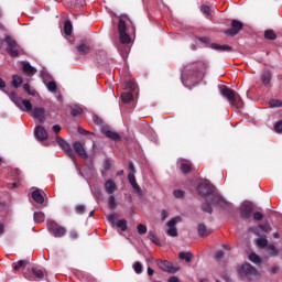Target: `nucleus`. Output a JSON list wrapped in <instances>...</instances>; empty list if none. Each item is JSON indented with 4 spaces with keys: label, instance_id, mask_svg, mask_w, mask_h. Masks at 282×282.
Segmentation results:
<instances>
[{
    "label": "nucleus",
    "instance_id": "f3484780",
    "mask_svg": "<svg viewBox=\"0 0 282 282\" xmlns=\"http://www.w3.org/2000/svg\"><path fill=\"white\" fill-rule=\"evenodd\" d=\"M34 135L36 140L40 142H44V140H47V130L43 126H37L34 130Z\"/></svg>",
    "mask_w": 282,
    "mask_h": 282
},
{
    "label": "nucleus",
    "instance_id": "5701e85b",
    "mask_svg": "<svg viewBox=\"0 0 282 282\" xmlns=\"http://www.w3.org/2000/svg\"><path fill=\"white\" fill-rule=\"evenodd\" d=\"M23 63V72L24 74L30 75H34V73L36 72V68H34L29 62H22Z\"/></svg>",
    "mask_w": 282,
    "mask_h": 282
},
{
    "label": "nucleus",
    "instance_id": "603ef678",
    "mask_svg": "<svg viewBox=\"0 0 282 282\" xmlns=\"http://www.w3.org/2000/svg\"><path fill=\"white\" fill-rule=\"evenodd\" d=\"M184 195H185V193H184V191H182V189H176V191H174V197H176V199H182V198H184Z\"/></svg>",
    "mask_w": 282,
    "mask_h": 282
},
{
    "label": "nucleus",
    "instance_id": "3c124183",
    "mask_svg": "<svg viewBox=\"0 0 282 282\" xmlns=\"http://www.w3.org/2000/svg\"><path fill=\"white\" fill-rule=\"evenodd\" d=\"M108 204L110 208H116V196H113V194H110Z\"/></svg>",
    "mask_w": 282,
    "mask_h": 282
},
{
    "label": "nucleus",
    "instance_id": "1a4fd4ad",
    "mask_svg": "<svg viewBox=\"0 0 282 282\" xmlns=\"http://www.w3.org/2000/svg\"><path fill=\"white\" fill-rule=\"evenodd\" d=\"M196 191L200 197H210V195H215V186L210 183L198 184Z\"/></svg>",
    "mask_w": 282,
    "mask_h": 282
},
{
    "label": "nucleus",
    "instance_id": "c85d7f7f",
    "mask_svg": "<svg viewBox=\"0 0 282 282\" xmlns=\"http://www.w3.org/2000/svg\"><path fill=\"white\" fill-rule=\"evenodd\" d=\"M77 52H79V54H89L91 52V47L85 43H82L77 46Z\"/></svg>",
    "mask_w": 282,
    "mask_h": 282
},
{
    "label": "nucleus",
    "instance_id": "f8f14e48",
    "mask_svg": "<svg viewBox=\"0 0 282 282\" xmlns=\"http://www.w3.org/2000/svg\"><path fill=\"white\" fill-rule=\"evenodd\" d=\"M32 118H35L41 124H43L47 117L45 116V108L35 107L31 110Z\"/></svg>",
    "mask_w": 282,
    "mask_h": 282
},
{
    "label": "nucleus",
    "instance_id": "ea45409f",
    "mask_svg": "<svg viewBox=\"0 0 282 282\" xmlns=\"http://www.w3.org/2000/svg\"><path fill=\"white\" fill-rule=\"evenodd\" d=\"M28 265V261L19 260L17 263H13V270H21Z\"/></svg>",
    "mask_w": 282,
    "mask_h": 282
},
{
    "label": "nucleus",
    "instance_id": "37998d69",
    "mask_svg": "<svg viewBox=\"0 0 282 282\" xmlns=\"http://www.w3.org/2000/svg\"><path fill=\"white\" fill-rule=\"evenodd\" d=\"M148 238L150 239V241H152L156 246H158V243H160V238H158V236H155V234L153 231H149Z\"/></svg>",
    "mask_w": 282,
    "mask_h": 282
},
{
    "label": "nucleus",
    "instance_id": "79ce46f5",
    "mask_svg": "<svg viewBox=\"0 0 282 282\" xmlns=\"http://www.w3.org/2000/svg\"><path fill=\"white\" fill-rule=\"evenodd\" d=\"M268 250H269V254H271V257H279V249H276V246L269 245Z\"/></svg>",
    "mask_w": 282,
    "mask_h": 282
},
{
    "label": "nucleus",
    "instance_id": "f257e3e1",
    "mask_svg": "<svg viewBox=\"0 0 282 282\" xmlns=\"http://www.w3.org/2000/svg\"><path fill=\"white\" fill-rule=\"evenodd\" d=\"M204 69H206V64L203 62L191 64L184 68L183 78L191 83H197L204 76Z\"/></svg>",
    "mask_w": 282,
    "mask_h": 282
},
{
    "label": "nucleus",
    "instance_id": "13d9d810",
    "mask_svg": "<svg viewBox=\"0 0 282 282\" xmlns=\"http://www.w3.org/2000/svg\"><path fill=\"white\" fill-rule=\"evenodd\" d=\"M253 219L254 221H261V219H263V214L261 212L253 213Z\"/></svg>",
    "mask_w": 282,
    "mask_h": 282
},
{
    "label": "nucleus",
    "instance_id": "393cba45",
    "mask_svg": "<svg viewBox=\"0 0 282 282\" xmlns=\"http://www.w3.org/2000/svg\"><path fill=\"white\" fill-rule=\"evenodd\" d=\"M72 32H74V25L72 24V21L67 20L64 23V34H66V36H72Z\"/></svg>",
    "mask_w": 282,
    "mask_h": 282
},
{
    "label": "nucleus",
    "instance_id": "c9c22d12",
    "mask_svg": "<svg viewBox=\"0 0 282 282\" xmlns=\"http://www.w3.org/2000/svg\"><path fill=\"white\" fill-rule=\"evenodd\" d=\"M202 210H203V213H207L208 215H213V206L208 202H205V203L202 204Z\"/></svg>",
    "mask_w": 282,
    "mask_h": 282
},
{
    "label": "nucleus",
    "instance_id": "bf43d9fd",
    "mask_svg": "<svg viewBox=\"0 0 282 282\" xmlns=\"http://www.w3.org/2000/svg\"><path fill=\"white\" fill-rule=\"evenodd\" d=\"M120 54L123 58H127L129 56V48L128 46H124L123 50L120 51Z\"/></svg>",
    "mask_w": 282,
    "mask_h": 282
},
{
    "label": "nucleus",
    "instance_id": "49530a36",
    "mask_svg": "<svg viewBox=\"0 0 282 282\" xmlns=\"http://www.w3.org/2000/svg\"><path fill=\"white\" fill-rule=\"evenodd\" d=\"M166 235L167 237H177V228L169 227Z\"/></svg>",
    "mask_w": 282,
    "mask_h": 282
},
{
    "label": "nucleus",
    "instance_id": "e2e57ef3",
    "mask_svg": "<svg viewBox=\"0 0 282 282\" xmlns=\"http://www.w3.org/2000/svg\"><path fill=\"white\" fill-rule=\"evenodd\" d=\"M167 218H169V212H166V209H163L161 212V219H162V221H166Z\"/></svg>",
    "mask_w": 282,
    "mask_h": 282
},
{
    "label": "nucleus",
    "instance_id": "cd10ccee",
    "mask_svg": "<svg viewBox=\"0 0 282 282\" xmlns=\"http://www.w3.org/2000/svg\"><path fill=\"white\" fill-rule=\"evenodd\" d=\"M121 100L122 102H124L126 105L131 102L133 100V93L131 91H126L121 94Z\"/></svg>",
    "mask_w": 282,
    "mask_h": 282
},
{
    "label": "nucleus",
    "instance_id": "6ab92c4d",
    "mask_svg": "<svg viewBox=\"0 0 282 282\" xmlns=\"http://www.w3.org/2000/svg\"><path fill=\"white\" fill-rule=\"evenodd\" d=\"M261 82L264 87H268V85H270V83L272 82V70L264 69L261 75Z\"/></svg>",
    "mask_w": 282,
    "mask_h": 282
},
{
    "label": "nucleus",
    "instance_id": "c03bdc74",
    "mask_svg": "<svg viewBox=\"0 0 282 282\" xmlns=\"http://www.w3.org/2000/svg\"><path fill=\"white\" fill-rule=\"evenodd\" d=\"M200 12H203V14H205L206 17H210V14H213L210 12V7H208L206 4L200 6Z\"/></svg>",
    "mask_w": 282,
    "mask_h": 282
},
{
    "label": "nucleus",
    "instance_id": "5fc2aeb1",
    "mask_svg": "<svg viewBox=\"0 0 282 282\" xmlns=\"http://www.w3.org/2000/svg\"><path fill=\"white\" fill-rule=\"evenodd\" d=\"M274 131H275V133H282V120L278 121L274 124Z\"/></svg>",
    "mask_w": 282,
    "mask_h": 282
},
{
    "label": "nucleus",
    "instance_id": "f704fd0d",
    "mask_svg": "<svg viewBox=\"0 0 282 282\" xmlns=\"http://www.w3.org/2000/svg\"><path fill=\"white\" fill-rule=\"evenodd\" d=\"M33 217L35 224H41V221H45V214H43L42 212H35Z\"/></svg>",
    "mask_w": 282,
    "mask_h": 282
},
{
    "label": "nucleus",
    "instance_id": "0eeeda50",
    "mask_svg": "<svg viewBox=\"0 0 282 282\" xmlns=\"http://www.w3.org/2000/svg\"><path fill=\"white\" fill-rule=\"evenodd\" d=\"M58 147H61V149L64 151V153H66V155H68V158H70V160L73 162H76V153H74V149H72V145L65 141V139L56 135L55 138Z\"/></svg>",
    "mask_w": 282,
    "mask_h": 282
},
{
    "label": "nucleus",
    "instance_id": "052dcab7",
    "mask_svg": "<svg viewBox=\"0 0 282 282\" xmlns=\"http://www.w3.org/2000/svg\"><path fill=\"white\" fill-rule=\"evenodd\" d=\"M271 107H282V101L279 99H274L271 101Z\"/></svg>",
    "mask_w": 282,
    "mask_h": 282
},
{
    "label": "nucleus",
    "instance_id": "09e8293b",
    "mask_svg": "<svg viewBox=\"0 0 282 282\" xmlns=\"http://www.w3.org/2000/svg\"><path fill=\"white\" fill-rule=\"evenodd\" d=\"M133 270H134V272H137V274H142V263L135 262L133 264Z\"/></svg>",
    "mask_w": 282,
    "mask_h": 282
},
{
    "label": "nucleus",
    "instance_id": "b1692460",
    "mask_svg": "<svg viewBox=\"0 0 282 282\" xmlns=\"http://www.w3.org/2000/svg\"><path fill=\"white\" fill-rule=\"evenodd\" d=\"M178 259H181V261H186V263H191V261H193V253L181 251L178 253Z\"/></svg>",
    "mask_w": 282,
    "mask_h": 282
},
{
    "label": "nucleus",
    "instance_id": "a211bd4d",
    "mask_svg": "<svg viewBox=\"0 0 282 282\" xmlns=\"http://www.w3.org/2000/svg\"><path fill=\"white\" fill-rule=\"evenodd\" d=\"M105 191L108 195H113V193H116V191H118V186L116 185V182H113V180H108L105 183Z\"/></svg>",
    "mask_w": 282,
    "mask_h": 282
},
{
    "label": "nucleus",
    "instance_id": "2eb2a0df",
    "mask_svg": "<svg viewBox=\"0 0 282 282\" xmlns=\"http://www.w3.org/2000/svg\"><path fill=\"white\" fill-rule=\"evenodd\" d=\"M128 182L132 186L133 191H135L137 195L142 197L143 195L142 187H140V185L138 184V181H135V175H133V173L128 174Z\"/></svg>",
    "mask_w": 282,
    "mask_h": 282
},
{
    "label": "nucleus",
    "instance_id": "f03ea898",
    "mask_svg": "<svg viewBox=\"0 0 282 282\" xmlns=\"http://www.w3.org/2000/svg\"><path fill=\"white\" fill-rule=\"evenodd\" d=\"M238 274L243 281H257L261 278V273L250 263H245L238 269Z\"/></svg>",
    "mask_w": 282,
    "mask_h": 282
},
{
    "label": "nucleus",
    "instance_id": "4be33fe9",
    "mask_svg": "<svg viewBox=\"0 0 282 282\" xmlns=\"http://www.w3.org/2000/svg\"><path fill=\"white\" fill-rule=\"evenodd\" d=\"M32 199L36 202V204H44L45 197H43V194H41V191L35 189L32 192Z\"/></svg>",
    "mask_w": 282,
    "mask_h": 282
},
{
    "label": "nucleus",
    "instance_id": "9d476101",
    "mask_svg": "<svg viewBox=\"0 0 282 282\" xmlns=\"http://www.w3.org/2000/svg\"><path fill=\"white\" fill-rule=\"evenodd\" d=\"M156 265L162 270L163 272H169L170 274H175L176 272H180V268H176L166 260H156Z\"/></svg>",
    "mask_w": 282,
    "mask_h": 282
},
{
    "label": "nucleus",
    "instance_id": "9b49d317",
    "mask_svg": "<svg viewBox=\"0 0 282 282\" xmlns=\"http://www.w3.org/2000/svg\"><path fill=\"white\" fill-rule=\"evenodd\" d=\"M243 30V23L239 20L231 21V28L225 31L226 36H237Z\"/></svg>",
    "mask_w": 282,
    "mask_h": 282
},
{
    "label": "nucleus",
    "instance_id": "58836bf2",
    "mask_svg": "<svg viewBox=\"0 0 282 282\" xmlns=\"http://www.w3.org/2000/svg\"><path fill=\"white\" fill-rule=\"evenodd\" d=\"M180 221H182V218H181V217H174V218H172L170 221H167L166 226H167L169 228H175V226H176L177 224H180Z\"/></svg>",
    "mask_w": 282,
    "mask_h": 282
},
{
    "label": "nucleus",
    "instance_id": "a878e982",
    "mask_svg": "<svg viewBox=\"0 0 282 282\" xmlns=\"http://www.w3.org/2000/svg\"><path fill=\"white\" fill-rule=\"evenodd\" d=\"M198 235L199 237H208L210 235V231L206 228V225L199 224L197 226Z\"/></svg>",
    "mask_w": 282,
    "mask_h": 282
},
{
    "label": "nucleus",
    "instance_id": "338daca9",
    "mask_svg": "<svg viewBox=\"0 0 282 282\" xmlns=\"http://www.w3.org/2000/svg\"><path fill=\"white\" fill-rule=\"evenodd\" d=\"M107 219L110 224H116V215L115 214L108 215Z\"/></svg>",
    "mask_w": 282,
    "mask_h": 282
},
{
    "label": "nucleus",
    "instance_id": "0e129e2a",
    "mask_svg": "<svg viewBox=\"0 0 282 282\" xmlns=\"http://www.w3.org/2000/svg\"><path fill=\"white\" fill-rule=\"evenodd\" d=\"M77 131L80 135H89V131L85 130L83 127H78Z\"/></svg>",
    "mask_w": 282,
    "mask_h": 282
},
{
    "label": "nucleus",
    "instance_id": "6e6552de",
    "mask_svg": "<svg viewBox=\"0 0 282 282\" xmlns=\"http://www.w3.org/2000/svg\"><path fill=\"white\" fill-rule=\"evenodd\" d=\"M119 41L124 44L131 43V36L127 33V22L120 19L118 22Z\"/></svg>",
    "mask_w": 282,
    "mask_h": 282
},
{
    "label": "nucleus",
    "instance_id": "72a5a7b5",
    "mask_svg": "<svg viewBox=\"0 0 282 282\" xmlns=\"http://www.w3.org/2000/svg\"><path fill=\"white\" fill-rule=\"evenodd\" d=\"M264 39L267 41H276V33L272 30L264 31Z\"/></svg>",
    "mask_w": 282,
    "mask_h": 282
},
{
    "label": "nucleus",
    "instance_id": "7ed1b4c3",
    "mask_svg": "<svg viewBox=\"0 0 282 282\" xmlns=\"http://www.w3.org/2000/svg\"><path fill=\"white\" fill-rule=\"evenodd\" d=\"M220 94L224 98H226V100H228L231 107H236V109H241V107H243V100L241 99V96L228 86H224V88L220 90Z\"/></svg>",
    "mask_w": 282,
    "mask_h": 282
},
{
    "label": "nucleus",
    "instance_id": "ddd939ff",
    "mask_svg": "<svg viewBox=\"0 0 282 282\" xmlns=\"http://www.w3.org/2000/svg\"><path fill=\"white\" fill-rule=\"evenodd\" d=\"M73 148L75 153L82 158V160H87L89 155L87 154V150H85V147L80 143V141H75L73 143Z\"/></svg>",
    "mask_w": 282,
    "mask_h": 282
},
{
    "label": "nucleus",
    "instance_id": "8fccbe9b",
    "mask_svg": "<svg viewBox=\"0 0 282 282\" xmlns=\"http://www.w3.org/2000/svg\"><path fill=\"white\" fill-rule=\"evenodd\" d=\"M75 210H76L77 215H85V213H86V208L84 205H77Z\"/></svg>",
    "mask_w": 282,
    "mask_h": 282
},
{
    "label": "nucleus",
    "instance_id": "2f4dec72",
    "mask_svg": "<svg viewBox=\"0 0 282 282\" xmlns=\"http://www.w3.org/2000/svg\"><path fill=\"white\" fill-rule=\"evenodd\" d=\"M126 89L127 91H130L131 94H133V91L138 89V84H135V82L133 80H128L126 83Z\"/></svg>",
    "mask_w": 282,
    "mask_h": 282
},
{
    "label": "nucleus",
    "instance_id": "423d86ee",
    "mask_svg": "<svg viewBox=\"0 0 282 282\" xmlns=\"http://www.w3.org/2000/svg\"><path fill=\"white\" fill-rule=\"evenodd\" d=\"M4 42L8 45L7 54L11 55L12 58H17V56H19V52H21V46H19V43H17V40H14L10 35H7L4 37Z\"/></svg>",
    "mask_w": 282,
    "mask_h": 282
},
{
    "label": "nucleus",
    "instance_id": "473e14b6",
    "mask_svg": "<svg viewBox=\"0 0 282 282\" xmlns=\"http://www.w3.org/2000/svg\"><path fill=\"white\" fill-rule=\"evenodd\" d=\"M181 172L183 175H188L193 171V166L189 163H181Z\"/></svg>",
    "mask_w": 282,
    "mask_h": 282
},
{
    "label": "nucleus",
    "instance_id": "a18cd8bd",
    "mask_svg": "<svg viewBox=\"0 0 282 282\" xmlns=\"http://www.w3.org/2000/svg\"><path fill=\"white\" fill-rule=\"evenodd\" d=\"M249 260L252 263H261V258L257 253L249 254Z\"/></svg>",
    "mask_w": 282,
    "mask_h": 282
},
{
    "label": "nucleus",
    "instance_id": "7c9ffc66",
    "mask_svg": "<svg viewBox=\"0 0 282 282\" xmlns=\"http://www.w3.org/2000/svg\"><path fill=\"white\" fill-rule=\"evenodd\" d=\"M68 6H75V8H83L85 0H64Z\"/></svg>",
    "mask_w": 282,
    "mask_h": 282
},
{
    "label": "nucleus",
    "instance_id": "69168bd1",
    "mask_svg": "<svg viewBox=\"0 0 282 282\" xmlns=\"http://www.w3.org/2000/svg\"><path fill=\"white\" fill-rule=\"evenodd\" d=\"M69 237H70V239H78V231L70 230L69 231Z\"/></svg>",
    "mask_w": 282,
    "mask_h": 282
},
{
    "label": "nucleus",
    "instance_id": "39448f33",
    "mask_svg": "<svg viewBox=\"0 0 282 282\" xmlns=\"http://www.w3.org/2000/svg\"><path fill=\"white\" fill-rule=\"evenodd\" d=\"M47 230L51 235L55 237V239H62V237H65L67 235V228L58 225L54 220H48L46 223Z\"/></svg>",
    "mask_w": 282,
    "mask_h": 282
},
{
    "label": "nucleus",
    "instance_id": "de8ad7c7",
    "mask_svg": "<svg viewBox=\"0 0 282 282\" xmlns=\"http://www.w3.org/2000/svg\"><path fill=\"white\" fill-rule=\"evenodd\" d=\"M137 230H138V234L139 235H147V225H143V224H139L137 226Z\"/></svg>",
    "mask_w": 282,
    "mask_h": 282
},
{
    "label": "nucleus",
    "instance_id": "dca6fc26",
    "mask_svg": "<svg viewBox=\"0 0 282 282\" xmlns=\"http://www.w3.org/2000/svg\"><path fill=\"white\" fill-rule=\"evenodd\" d=\"M252 213H254V207L251 204H245L240 208V216L242 219H250V217H252Z\"/></svg>",
    "mask_w": 282,
    "mask_h": 282
},
{
    "label": "nucleus",
    "instance_id": "680f3d73",
    "mask_svg": "<svg viewBox=\"0 0 282 282\" xmlns=\"http://www.w3.org/2000/svg\"><path fill=\"white\" fill-rule=\"evenodd\" d=\"M104 169H105V171H111V161L106 160L104 162Z\"/></svg>",
    "mask_w": 282,
    "mask_h": 282
},
{
    "label": "nucleus",
    "instance_id": "4c0bfd02",
    "mask_svg": "<svg viewBox=\"0 0 282 282\" xmlns=\"http://www.w3.org/2000/svg\"><path fill=\"white\" fill-rule=\"evenodd\" d=\"M32 273L34 276H37L39 279H45V272L39 268H32Z\"/></svg>",
    "mask_w": 282,
    "mask_h": 282
},
{
    "label": "nucleus",
    "instance_id": "e433bc0d",
    "mask_svg": "<svg viewBox=\"0 0 282 282\" xmlns=\"http://www.w3.org/2000/svg\"><path fill=\"white\" fill-rule=\"evenodd\" d=\"M256 243H257L258 248H261V249L268 248V239L267 238H258L256 240Z\"/></svg>",
    "mask_w": 282,
    "mask_h": 282
},
{
    "label": "nucleus",
    "instance_id": "c756f323",
    "mask_svg": "<svg viewBox=\"0 0 282 282\" xmlns=\"http://www.w3.org/2000/svg\"><path fill=\"white\" fill-rule=\"evenodd\" d=\"M12 85H13V87H15V89H19V87H21V85H23V77H21L19 75H13Z\"/></svg>",
    "mask_w": 282,
    "mask_h": 282
},
{
    "label": "nucleus",
    "instance_id": "412c9836",
    "mask_svg": "<svg viewBox=\"0 0 282 282\" xmlns=\"http://www.w3.org/2000/svg\"><path fill=\"white\" fill-rule=\"evenodd\" d=\"M210 47L212 50H216V52H232V46L228 44L219 45L217 43H212Z\"/></svg>",
    "mask_w": 282,
    "mask_h": 282
},
{
    "label": "nucleus",
    "instance_id": "20e7f679",
    "mask_svg": "<svg viewBox=\"0 0 282 282\" xmlns=\"http://www.w3.org/2000/svg\"><path fill=\"white\" fill-rule=\"evenodd\" d=\"M9 98L10 100H12V102H14V105L21 109V111H26V112H32V102L28 99H23L19 96H17V93L11 91L9 94Z\"/></svg>",
    "mask_w": 282,
    "mask_h": 282
},
{
    "label": "nucleus",
    "instance_id": "4d7b16f0",
    "mask_svg": "<svg viewBox=\"0 0 282 282\" xmlns=\"http://www.w3.org/2000/svg\"><path fill=\"white\" fill-rule=\"evenodd\" d=\"M258 228H260L262 232H270L272 230V227H270V225H259Z\"/></svg>",
    "mask_w": 282,
    "mask_h": 282
},
{
    "label": "nucleus",
    "instance_id": "6e6d98bb",
    "mask_svg": "<svg viewBox=\"0 0 282 282\" xmlns=\"http://www.w3.org/2000/svg\"><path fill=\"white\" fill-rule=\"evenodd\" d=\"M47 89L48 91H56L57 89L56 82H48Z\"/></svg>",
    "mask_w": 282,
    "mask_h": 282
},
{
    "label": "nucleus",
    "instance_id": "a19ab883",
    "mask_svg": "<svg viewBox=\"0 0 282 282\" xmlns=\"http://www.w3.org/2000/svg\"><path fill=\"white\" fill-rule=\"evenodd\" d=\"M116 226L120 228L121 232H127V221L124 219L118 220Z\"/></svg>",
    "mask_w": 282,
    "mask_h": 282
},
{
    "label": "nucleus",
    "instance_id": "774afa93",
    "mask_svg": "<svg viewBox=\"0 0 282 282\" xmlns=\"http://www.w3.org/2000/svg\"><path fill=\"white\" fill-rule=\"evenodd\" d=\"M93 120H94L95 124H102V119H100V117H98V116H95L93 118Z\"/></svg>",
    "mask_w": 282,
    "mask_h": 282
},
{
    "label": "nucleus",
    "instance_id": "bb28decb",
    "mask_svg": "<svg viewBox=\"0 0 282 282\" xmlns=\"http://www.w3.org/2000/svg\"><path fill=\"white\" fill-rule=\"evenodd\" d=\"M70 116H73V118L83 116V108L80 106H70Z\"/></svg>",
    "mask_w": 282,
    "mask_h": 282
},
{
    "label": "nucleus",
    "instance_id": "aec40b11",
    "mask_svg": "<svg viewBox=\"0 0 282 282\" xmlns=\"http://www.w3.org/2000/svg\"><path fill=\"white\" fill-rule=\"evenodd\" d=\"M102 133L106 135V138H109L115 142H120L122 140V137H120L118 132H113L111 130H102Z\"/></svg>",
    "mask_w": 282,
    "mask_h": 282
},
{
    "label": "nucleus",
    "instance_id": "4468645a",
    "mask_svg": "<svg viewBox=\"0 0 282 282\" xmlns=\"http://www.w3.org/2000/svg\"><path fill=\"white\" fill-rule=\"evenodd\" d=\"M212 204L218 208H228V202L219 194H213Z\"/></svg>",
    "mask_w": 282,
    "mask_h": 282
},
{
    "label": "nucleus",
    "instance_id": "864d4df0",
    "mask_svg": "<svg viewBox=\"0 0 282 282\" xmlns=\"http://www.w3.org/2000/svg\"><path fill=\"white\" fill-rule=\"evenodd\" d=\"M23 89L24 91H26V94H29V96H34V91L32 90V87L30 86V84H24Z\"/></svg>",
    "mask_w": 282,
    "mask_h": 282
}]
</instances>
